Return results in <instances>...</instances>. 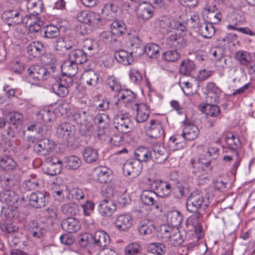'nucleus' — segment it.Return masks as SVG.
Here are the masks:
<instances>
[{
  "mask_svg": "<svg viewBox=\"0 0 255 255\" xmlns=\"http://www.w3.org/2000/svg\"><path fill=\"white\" fill-rule=\"evenodd\" d=\"M186 230L181 231L178 228H174V231L169 239L170 243L175 247L180 246L186 238Z\"/></svg>",
  "mask_w": 255,
  "mask_h": 255,
  "instance_id": "24",
  "label": "nucleus"
},
{
  "mask_svg": "<svg viewBox=\"0 0 255 255\" xmlns=\"http://www.w3.org/2000/svg\"><path fill=\"white\" fill-rule=\"evenodd\" d=\"M43 32L42 36L47 38H54L60 34L58 27L53 25H47L44 27Z\"/></svg>",
  "mask_w": 255,
  "mask_h": 255,
  "instance_id": "45",
  "label": "nucleus"
},
{
  "mask_svg": "<svg viewBox=\"0 0 255 255\" xmlns=\"http://www.w3.org/2000/svg\"><path fill=\"white\" fill-rule=\"evenodd\" d=\"M195 70V64L190 60L183 61L180 66L179 71L184 75H189Z\"/></svg>",
  "mask_w": 255,
  "mask_h": 255,
  "instance_id": "43",
  "label": "nucleus"
},
{
  "mask_svg": "<svg viewBox=\"0 0 255 255\" xmlns=\"http://www.w3.org/2000/svg\"><path fill=\"white\" fill-rule=\"evenodd\" d=\"M155 228L152 221L145 219L139 223L137 229L140 235H148L154 231Z\"/></svg>",
  "mask_w": 255,
  "mask_h": 255,
  "instance_id": "30",
  "label": "nucleus"
},
{
  "mask_svg": "<svg viewBox=\"0 0 255 255\" xmlns=\"http://www.w3.org/2000/svg\"><path fill=\"white\" fill-rule=\"evenodd\" d=\"M0 201L8 206L5 213L8 218L18 217L17 209L21 203V200L15 192L9 189H3L0 192Z\"/></svg>",
  "mask_w": 255,
  "mask_h": 255,
  "instance_id": "3",
  "label": "nucleus"
},
{
  "mask_svg": "<svg viewBox=\"0 0 255 255\" xmlns=\"http://www.w3.org/2000/svg\"><path fill=\"white\" fill-rule=\"evenodd\" d=\"M166 45L169 48L179 50L185 47L186 41L182 36L177 34H171L167 38Z\"/></svg>",
  "mask_w": 255,
  "mask_h": 255,
  "instance_id": "18",
  "label": "nucleus"
},
{
  "mask_svg": "<svg viewBox=\"0 0 255 255\" xmlns=\"http://www.w3.org/2000/svg\"><path fill=\"white\" fill-rule=\"evenodd\" d=\"M102 193L105 195L106 199H112V198L116 194L113 185L111 183L103 187Z\"/></svg>",
  "mask_w": 255,
  "mask_h": 255,
  "instance_id": "64",
  "label": "nucleus"
},
{
  "mask_svg": "<svg viewBox=\"0 0 255 255\" xmlns=\"http://www.w3.org/2000/svg\"><path fill=\"white\" fill-rule=\"evenodd\" d=\"M6 117L7 118V122L14 126L15 128H18L23 120L22 114L17 112H10L7 114Z\"/></svg>",
  "mask_w": 255,
  "mask_h": 255,
  "instance_id": "38",
  "label": "nucleus"
},
{
  "mask_svg": "<svg viewBox=\"0 0 255 255\" xmlns=\"http://www.w3.org/2000/svg\"><path fill=\"white\" fill-rule=\"evenodd\" d=\"M50 61L46 62L47 64H51L48 67L41 65H33L27 69V80L31 85H38L50 78H56L59 73L55 63L56 59L53 56L49 55Z\"/></svg>",
  "mask_w": 255,
  "mask_h": 255,
  "instance_id": "1",
  "label": "nucleus"
},
{
  "mask_svg": "<svg viewBox=\"0 0 255 255\" xmlns=\"http://www.w3.org/2000/svg\"><path fill=\"white\" fill-rule=\"evenodd\" d=\"M23 187L27 191L35 190L39 185L38 180L34 174H31L23 182Z\"/></svg>",
  "mask_w": 255,
  "mask_h": 255,
  "instance_id": "42",
  "label": "nucleus"
},
{
  "mask_svg": "<svg viewBox=\"0 0 255 255\" xmlns=\"http://www.w3.org/2000/svg\"><path fill=\"white\" fill-rule=\"evenodd\" d=\"M29 203L33 207L41 208L46 205V196L41 192H34L29 197Z\"/></svg>",
  "mask_w": 255,
  "mask_h": 255,
  "instance_id": "21",
  "label": "nucleus"
},
{
  "mask_svg": "<svg viewBox=\"0 0 255 255\" xmlns=\"http://www.w3.org/2000/svg\"><path fill=\"white\" fill-rule=\"evenodd\" d=\"M85 216H89L94 212L95 204L93 201L87 200L86 202L81 205Z\"/></svg>",
  "mask_w": 255,
  "mask_h": 255,
  "instance_id": "62",
  "label": "nucleus"
},
{
  "mask_svg": "<svg viewBox=\"0 0 255 255\" xmlns=\"http://www.w3.org/2000/svg\"><path fill=\"white\" fill-rule=\"evenodd\" d=\"M95 245L104 250L109 244L110 238L105 231L99 230L96 231L93 237Z\"/></svg>",
  "mask_w": 255,
  "mask_h": 255,
  "instance_id": "19",
  "label": "nucleus"
},
{
  "mask_svg": "<svg viewBox=\"0 0 255 255\" xmlns=\"http://www.w3.org/2000/svg\"><path fill=\"white\" fill-rule=\"evenodd\" d=\"M1 18L8 26L14 27L23 22V14L20 9H8L3 12Z\"/></svg>",
  "mask_w": 255,
  "mask_h": 255,
  "instance_id": "6",
  "label": "nucleus"
},
{
  "mask_svg": "<svg viewBox=\"0 0 255 255\" xmlns=\"http://www.w3.org/2000/svg\"><path fill=\"white\" fill-rule=\"evenodd\" d=\"M99 211L100 214L106 217L112 216L116 210L115 203L112 199H103L98 205Z\"/></svg>",
  "mask_w": 255,
  "mask_h": 255,
  "instance_id": "15",
  "label": "nucleus"
},
{
  "mask_svg": "<svg viewBox=\"0 0 255 255\" xmlns=\"http://www.w3.org/2000/svg\"><path fill=\"white\" fill-rule=\"evenodd\" d=\"M180 58V54L175 50H167L164 52L162 55V59L166 62H174L177 61Z\"/></svg>",
  "mask_w": 255,
  "mask_h": 255,
  "instance_id": "53",
  "label": "nucleus"
},
{
  "mask_svg": "<svg viewBox=\"0 0 255 255\" xmlns=\"http://www.w3.org/2000/svg\"><path fill=\"white\" fill-rule=\"evenodd\" d=\"M38 119L44 122H50L54 117V112L48 108L40 109L37 115Z\"/></svg>",
  "mask_w": 255,
  "mask_h": 255,
  "instance_id": "51",
  "label": "nucleus"
},
{
  "mask_svg": "<svg viewBox=\"0 0 255 255\" xmlns=\"http://www.w3.org/2000/svg\"><path fill=\"white\" fill-rule=\"evenodd\" d=\"M142 165L141 163L136 159L128 160L123 165V172L127 175H131L136 177L141 172Z\"/></svg>",
  "mask_w": 255,
  "mask_h": 255,
  "instance_id": "12",
  "label": "nucleus"
},
{
  "mask_svg": "<svg viewBox=\"0 0 255 255\" xmlns=\"http://www.w3.org/2000/svg\"><path fill=\"white\" fill-rule=\"evenodd\" d=\"M68 193L67 186L63 185L59 189L55 187L53 191L52 194L56 200L62 201L64 200L65 196L67 195Z\"/></svg>",
  "mask_w": 255,
  "mask_h": 255,
  "instance_id": "56",
  "label": "nucleus"
},
{
  "mask_svg": "<svg viewBox=\"0 0 255 255\" xmlns=\"http://www.w3.org/2000/svg\"><path fill=\"white\" fill-rule=\"evenodd\" d=\"M88 112L86 111L75 112L72 114L70 119L71 121L77 124H82L84 118H88L87 114Z\"/></svg>",
  "mask_w": 255,
  "mask_h": 255,
  "instance_id": "61",
  "label": "nucleus"
},
{
  "mask_svg": "<svg viewBox=\"0 0 255 255\" xmlns=\"http://www.w3.org/2000/svg\"><path fill=\"white\" fill-rule=\"evenodd\" d=\"M88 19L87 24L93 27L99 25L101 19L99 13L92 11L89 12Z\"/></svg>",
  "mask_w": 255,
  "mask_h": 255,
  "instance_id": "59",
  "label": "nucleus"
},
{
  "mask_svg": "<svg viewBox=\"0 0 255 255\" xmlns=\"http://www.w3.org/2000/svg\"><path fill=\"white\" fill-rule=\"evenodd\" d=\"M199 32L205 38H211L215 33V29L212 23H204L199 26Z\"/></svg>",
  "mask_w": 255,
  "mask_h": 255,
  "instance_id": "33",
  "label": "nucleus"
},
{
  "mask_svg": "<svg viewBox=\"0 0 255 255\" xmlns=\"http://www.w3.org/2000/svg\"><path fill=\"white\" fill-rule=\"evenodd\" d=\"M153 6L149 2H143L136 7V13L138 18L142 20H147L153 15Z\"/></svg>",
  "mask_w": 255,
  "mask_h": 255,
  "instance_id": "14",
  "label": "nucleus"
},
{
  "mask_svg": "<svg viewBox=\"0 0 255 255\" xmlns=\"http://www.w3.org/2000/svg\"><path fill=\"white\" fill-rule=\"evenodd\" d=\"M160 47L154 43H149L144 47V52L150 58H156L159 56Z\"/></svg>",
  "mask_w": 255,
  "mask_h": 255,
  "instance_id": "47",
  "label": "nucleus"
},
{
  "mask_svg": "<svg viewBox=\"0 0 255 255\" xmlns=\"http://www.w3.org/2000/svg\"><path fill=\"white\" fill-rule=\"evenodd\" d=\"M54 142L50 139L44 138L37 141L33 146L34 150L39 155H46L54 150Z\"/></svg>",
  "mask_w": 255,
  "mask_h": 255,
  "instance_id": "10",
  "label": "nucleus"
},
{
  "mask_svg": "<svg viewBox=\"0 0 255 255\" xmlns=\"http://www.w3.org/2000/svg\"><path fill=\"white\" fill-rule=\"evenodd\" d=\"M199 130L197 126L193 124H188L185 126L182 135L187 140H192L195 139L199 134Z\"/></svg>",
  "mask_w": 255,
  "mask_h": 255,
  "instance_id": "27",
  "label": "nucleus"
},
{
  "mask_svg": "<svg viewBox=\"0 0 255 255\" xmlns=\"http://www.w3.org/2000/svg\"><path fill=\"white\" fill-rule=\"evenodd\" d=\"M132 102H133L124 104L126 107H128V104H129L131 106L133 110H136V114L135 119L137 123H143L145 122L150 114L148 106L145 104H132Z\"/></svg>",
  "mask_w": 255,
  "mask_h": 255,
  "instance_id": "11",
  "label": "nucleus"
},
{
  "mask_svg": "<svg viewBox=\"0 0 255 255\" xmlns=\"http://www.w3.org/2000/svg\"><path fill=\"white\" fill-rule=\"evenodd\" d=\"M150 187L157 196L162 198L169 197L171 192V184L165 180H154L151 182Z\"/></svg>",
  "mask_w": 255,
  "mask_h": 255,
  "instance_id": "8",
  "label": "nucleus"
},
{
  "mask_svg": "<svg viewBox=\"0 0 255 255\" xmlns=\"http://www.w3.org/2000/svg\"><path fill=\"white\" fill-rule=\"evenodd\" d=\"M110 25L111 32L114 35L121 36L127 32L126 24L123 21L114 20Z\"/></svg>",
  "mask_w": 255,
  "mask_h": 255,
  "instance_id": "31",
  "label": "nucleus"
},
{
  "mask_svg": "<svg viewBox=\"0 0 255 255\" xmlns=\"http://www.w3.org/2000/svg\"><path fill=\"white\" fill-rule=\"evenodd\" d=\"M94 122L99 128L106 129L110 125V119L107 115L99 114L95 117Z\"/></svg>",
  "mask_w": 255,
  "mask_h": 255,
  "instance_id": "39",
  "label": "nucleus"
},
{
  "mask_svg": "<svg viewBox=\"0 0 255 255\" xmlns=\"http://www.w3.org/2000/svg\"><path fill=\"white\" fill-rule=\"evenodd\" d=\"M28 24L31 32L39 31L43 26V21L41 20L36 15L29 16V18L26 22Z\"/></svg>",
  "mask_w": 255,
  "mask_h": 255,
  "instance_id": "32",
  "label": "nucleus"
},
{
  "mask_svg": "<svg viewBox=\"0 0 255 255\" xmlns=\"http://www.w3.org/2000/svg\"><path fill=\"white\" fill-rule=\"evenodd\" d=\"M193 213L194 214L188 217L186 220V225L187 231H192V229H190V227L200 224L199 219L201 217L202 214L200 212H196Z\"/></svg>",
  "mask_w": 255,
  "mask_h": 255,
  "instance_id": "52",
  "label": "nucleus"
},
{
  "mask_svg": "<svg viewBox=\"0 0 255 255\" xmlns=\"http://www.w3.org/2000/svg\"><path fill=\"white\" fill-rule=\"evenodd\" d=\"M75 127L69 123H62L56 128L55 136L63 142L69 143L74 139Z\"/></svg>",
  "mask_w": 255,
  "mask_h": 255,
  "instance_id": "5",
  "label": "nucleus"
},
{
  "mask_svg": "<svg viewBox=\"0 0 255 255\" xmlns=\"http://www.w3.org/2000/svg\"><path fill=\"white\" fill-rule=\"evenodd\" d=\"M61 226L62 229L69 233H74L78 232L81 228L79 221L75 217H68L63 219Z\"/></svg>",
  "mask_w": 255,
  "mask_h": 255,
  "instance_id": "16",
  "label": "nucleus"
},
{
  "mask_svg": "<svg viewBox=\"0 0 255 255\" xmlns=\"http://www.w3.org/2000/svg\"><path fill=\"white\" fill-rule=\"evenodd\" d=\"M69 60L77 64H82L87 60L86 53L82 50L74 49L69 53Z\"/></svg>",
  "mask_w": 255,
  "mask_h": 255,
  "instance_id": "23",
  "label": "nucleus"
},
{
  "mask_svg": "<svg viewBox=\"0 0 255 255\" xmlns=\"http://www.w3.org/2000/svg\"><path fill=\"white\" fill-rule=\"evenodd\" d=\"M114 57L119 63L124 65H130L133 61V56L131 53L124 50L116 52Z\"/></svg>",
  "mask_w": 255,
  "mask_h": 255,
  "instance_id": "28",
  "label": "nucleus"
},
{
  "mask_svg": "<svg viewBox=\"0 0 255 255\" xmlns=\"http://www.w3.org/2000/svg\"><path fill=\"white\" fill-rule=\"evenodd\" d=\"M82 155L84 160L87 163H95L99 159L98 150L92 147H87L83 150Z\"/></svg>",
  "mask_w": 255,
  "mask_h": 255,
  "instance_id": "25",
  "label": "nucleus"
},
{
  "mask_svg": "<svg viewBox=\"0 0 255 255\" xmlns=\"http://www.w3.org/2000/svg\"><path fill=\"white\" fill-rule=\"evenodd\" d=\"M167 219L173 228H178L183 221L182 215L176 211L168 213Z\"/></svg>",
  "mask_w": 255,
  "mask_h": 255,
  "instance_id": "36",
  "label": "nucleus"
},
{
  "mask_svg": "<svg viewBox=\"0 0 255 255\" xmlns=\"http://www.w3.org/2000/svg\"><path fill=\"white\" fill-rule=\"evenodd\" d=\"M105 84L111 91L115 93V105L130 103L134 101V94L130 90L122 88L119 79L114 75L108 76Z\"/></svg>",
  "mask_w": 255,
  "mask_h": 255,
  "instance_id": "2",
  "label": "nucleus"
},
{
  "mask_svg": "<svg viewBox=\"0 0 255 255\" xmlns=\"http://www.w3.org/2000/svg\"><path fill=\"white\" fill-rule=\"evenodd\" d=\"M58 73H59V72ZM73 76H71L66 73H64L63 74L59 76V74H58V76L55 79L58 78V82L65 86L68 88H69L73 84Z\"/></svg>",
  "mask_w": 255,
  "mask_h": 255,
  "instance_id": "60",
  "label": "nucleus"
},
{
  "mask_svg": "<svg viewBox=\"0 0 255 255\" xmlns=\"http://www.w3.org/2000/svg\"><path fill=\"white\" fill-rule=\"evenodd\" d=\"M117 10L118 6L116 3L108 2L105 4L102 9V12L108 16V19L113 20L116 17Z\"/></svg>",
  "mask_w": 255,
  "mask_h": 255,
  "instance_id": "40",
  "label": "nucleus"
},
{
  "mask_svg": "<svg viewBox=\"0 0 255 255\" xmlns=\"http://www.w3.org/2000/svg\"><path fill=\"white\" fill-rule=\"evenodd\" d=\"M151 155V160L153 161L160 164L163 163L168 158V152L163 146L159 144L153 147Z\"/></svg>",
  "mask_w": 255,
  "mask_h": 255,
  "instance_id": "17",
  "label": "nucleus"
},
{
  "mask_svg": "<svg viewBox=\"0 0 255 255\" xmlns=\"http://www.w3.org/2000/svg\"><path fill=\"white\" fill-rule=\"evenodd\" d=\"M186 204L187 211L194 213L199 212V210H205L209 206V202L202 194L193 192L188 197Z\"/></svg>",
  "mask_w": 255,
  "mask_h": 255,
  "instance_id": "4",
  "label": "nucleus"
},
{
  "mask_svg": "<svg viewBox=\"0 0 255 255\" xmlns=\"http://www.w3.org/2000/svg\"><path fill=\"white\" fill-rule=\"evenodd\" d=\"M68 88L65 86L59 83L57 81L52 86V89L54 93L60 97H65L68 94Z\"/></svg>",
  "mask_w": 255,
  "mask_h": 255,
  "instance_id": "55",
  "label": "nucleus"
},
{
  "mask_svg": "<svg viewBox=\"0 0 255 255\" xmlns=\"http://www.w3.org/2000/svg\"><path fill=\"white\" fill-rule=\"evenodd\" d=\"M206 110L207 111V115L213 117H216L220 113V109L216 104H208L205 106Z\"/></svg>",
  "mask_w": 255,
  "mask_h": 255,
  "instance_id": "63",
  "label": "nucleus"
},
{
  "mask_svg": "<svg viewBox=\"0 0 255 255\" xmlns=\"http://www.w3.org/2000/svg\"><path fill=\"white\" fill-rule=\"evenodd\" d=\"M186 190L184 186L179 181L174 186H171V191H172L175 197L177 199H181L184 197L186 195Z\"/></svg>",
  "mask_w": 255,
  "mask_h": 255,
  "instance_id": "49",
  "label": "nucleus"
},
{
  "mask_svg": "<svg viewBox=\"0 0 255 255\" xmlns=\"http://www.w3.org/2000/svg\"><path fill=\"white\" fill-rule=\"evenodd\" d=\"M64 162L66 167L72 170L78 169L81 164V159L78 157L74 155L65 157Z\"/></svg>",
  "mask_w": 255,
  "mask_h": 255,
  "instance_id": "41",
  "label": "nucleus"
},
{
  "mask_svg": "<svg viewBox=\"0 0 255 255\" xmlns=\"http://www.w3.org/2000/svg\"><path fill=\"white\" fill-rule=\"evenodd\" d=\"M83 80L87 84L91 87H95L98 83L99 78L97 74L93 70L85 71L82 74Z\"/></svg>",
  "mask_w": 255,
  "mask_h": 255,
  "instance_id": "35",
  "label": "nucleus"
},
{
  "mask_svg": "<svg viewBox=\"0 0 255 255\" xmlns=\"http://www.w3.org/2000/svg\"><path fill=\"white\" fill-rule=\"evenodd\" d=\"M73 198L80 201L83 200L87 194V191L86 189L75 187L72 188L69 192Z\"/></svg>",
  "mask_w": 255,
  "mask_h": 255,
  "instance_id": "57",
  "label": "nucleus"
},
{
  "mask_svg": "<svg viewBox=\"0 0 255 255\" xmlns=\"http://www.w3.org/2000/svg\"><path fill=\"white\" fill-rule=\"evenodd\" d=\"M28 54L34 58H38L45 51L44 45L39 41H33L29 43L26 48Z\"/></svg>",
  "mask_w": 255,
  "mask_h": 255,
  "instance_id": "20",
  "label": "nucleus"
},
{
  "mask_svg": "<svg viewBox=\"0 0 255 255\" xmlns=\"http://www.w3.org/2000/svg\"><path fill=\"white\" fill-rule=\"evenodd\" d=\"M111 170L106 166H97L93 171L94 179L100 183H105L111 180Z\"/></svg>",
  "mask_w": 255,
  "mask_h": 255,
  "instance_id": "13",
  "label": "nucleus"
},
{
  "mask_svg": "<svg viewBox=\"0 0 255 255\" xmlns=\"http://www.w3.org/2000/svg\"><path fill=\"white\" fill-rule=\"evenodd\" d=\"M43 3L40 0H29L26 2V7L30 16L37 15L42 11Z\"/></svg>",
  "mask_w": 255,
  "mask_h": 255,
  "instance_id": "26",
  "label": "nucleus"
},
{
  "mask_svg": "<svg viewBox=\"0 0 255 255\" xmlns=\"http://www.w3.org/2000/svg\"><path fill=\"white\" fill-rule=\"evenodd\" d=\"M236 58L242 65H247L252 60L250 54L245 51H239L236 53Z\"/></svg>",
  "mask_w": 255,
  "mask_h": 255,
  "instance_id": "54",
  "label": "nucleus"
},
{
  "mask_svg": "<svg viewBox=\"0 0 255 255\" xmlns=\"http://www.w3.org/2000/svg\"><path fill=\"white\" fill-rule=\"evenodd\" d=\"M134 155L136 160L141 162H147L151 160V151L145 147H139L134 151Z\"/></svg>",
  "mask_w": 255,
  "mask_h": 255,
  "instance_id": "29",
  "label": "nucleus"
},
{
  "mask_svg": "<svg viewBox=\"0 0 255 255\" xmlns=\"http://www.w3.org/2000/svg\"><path fill=\"white\" fill-rule=\"evenodd\" d=\"M62 70L66 71V74L71 76H74L78 71V64L72 62L71 60L65 62L62 66Z\"/></svg>",
  "mask_w": 255,
  "mask_h": 255,
  "instance_id": "50",
  "label": "nucleus"
},
{
  "mask_svg": "<svg viewBox=\"0 0 255 255\" xmlns=\"http://www.w3.org/2000/svg\"><path fill=\"white\" fill-rule=\"evenodd\" d=\"M114 127L121 133H128L131 128V124L128 113L120 114L113 119Z\"/></svg>",
  "mask_w": 255,
  "mask_h": 255,
  "instance_id": "7",
  "label": "nucleus"
},
{
  "mask_svg": "<svg viewBox=\"0 0 255 255\" xmlns=\"http://www.w3.org/2000/svg\"><path fill=\"white\" fill-rule=\"evenodd\" d=\"M16 162L8 156L0 157V166L4 170H12L16 167Z\"/></svg>",
  "mask_w": 255,
  "mask_h": 255,
  "instance_id": "48",
  "label": "nucleus"
},
{
  "mask_svg": "<svg viewBox=\"0 0 255 255\" xmlns=\"http://www.w3.org/2000/svg\"><path fill=\"white\" fill-rule=\"evenodd\" d=\"M146 134L151 138H158L164 135L161 122L157 120H151L149 124L145 126Z\"/></svg>",
  "mask_w": 255,
  "mask_h": 255,
  "instance_id": "9",
  "label": "nucleus"
},
{
  "mask_svg": "<svg viewBox=\"0 0 255 255\" xmlns=\"http://www.w3.org/2000/svg\"><path fill=\"white\" fill-rule=\"evenodd\" d=\"M147 251L154 255H163L166 252V248L164 244L155 242L148 245Z\"/></svg>",
  "mask_w": 255,
  "mask_h": 255,
  "instance_id": "34",
  "label": "nucleus"
},
{
  "mask_svg": "<svg viewBox=\"0 0 255 255\" xmlns=\"http://www.w3.org/2000/svg\"><path fill=\"white\" fill-rule=\"evenodd\" d=\"M142 247L138 242H134L128 245L125 249L126 255H139Z\"/></svg>",
  "mask_w": 255,
  "mask_h": 255,
  "instance_id": "46",
  "label": "nucleus"
},
{
  "mask_svg": "<svg viewBox=\"0 0 255 255\" xmlns=\"http://www.w3.org/2000/svg\"><path fill=\"white\" fill-rule=\"evenodd\" d=\"M225 139L229 148L235 152L237 151V149L239 148L241 145L239 137H236L232 133H230L226 136Z\"/></svg>",
  "mask_w": 255,
  "mask_h": 255,
  "instance_id": "44",
  "label": "nucleus"
},
{
  "mask_svg": "<svg viewBox=\"0 0 255 255\" xmlns=\"http://www.w3.org/2000/svg\"><path fill=\"white\" fill-rule=\"evenodd\" d=\"M132 219L128 214H123L119 216L116 221L115 224L117 228L123 231H127L132 225Z\"/></svg>",
  "mask_w": 255,
  "mask_h": 255,
  "instance_id": "22",
  "label": "nucleus"
},
{
  "mask_svg": "<svg viewBox=\"0 0 255 255\" xmlns=\"http://www.w3.org/2000/svg\"><path fill=\"white\" fill-rule=\"evenodd\" d=\"M62 212L67 215H75L77 211V205L73 203H69L61 206Z\"/></svg>",
  "mask_w": 255,
  "mask_h": 255,
  "instance_id": "58",
  "label": "nucleus"
},
{
  "mask_svg": "<svg viewBox=\"0 0 255 255\" xmlns=\"http://www.w3.org/2000/svg\"><path fill=\"white\" fill-rule=\"evenodd\" d=\"M157 196L154 191L145 190L142 192L140 198L144 204L152 206L156 205L155 197Z\"/></svg>",
  "mask_w": 255,
  "mask_h": 255,
  "instance_id": "37",
  "label": "nucleus"
}]
</instances>
